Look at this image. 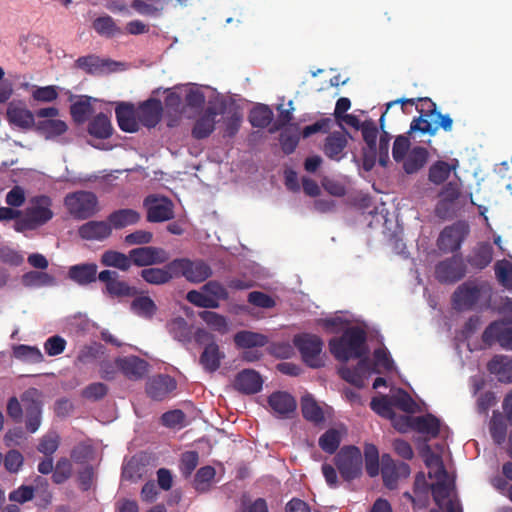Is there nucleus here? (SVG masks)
Masks as SVG:
<instances>
[{"label": "nucleus", "instance_id": "obj_1", "mask_svg": "<svg viewBox=\"0 0 512 512\" xmlns=\"http://www.w3.org/2000/svg\"><path fill=\"white\" fill-rule=\"evenodd\" d=\"M396 104H401L402 113L408 114L406 106L416 107L419 113L418 117H414L410 124L409 134L420 133L429 136H435L440 128L446 132H450L453 126V120L448 114H442L437 111L436 103L428 97L423 98H400L390 101L386 104L388 110Z\"/></svg>", "mask_w": 512, "mask_h": 512}, {"label": "nucleus", "instance_id": "obj_2", "mask_svg": "<svg viewBox=\"0 0 512 512\" xmlns=\"http://www.w3.org/2000/svg\"><path fill=\"white\" fill-rule=\"evenodd\" d=\"M493 286L488 281L468 280L452 294V304L457 311H485L492 309Z\"/></svg>", "mask_w": 512, "mask_h": 512}, {"label": "nucleus", "instance_id": "obj_3", "mask_svg": "<svg viewBox=\"0 0 512 512\" xmlns=\"http://www.w3.org/2000/svg\"><path fill=\"white\" fill-rule=\"evenodd\" d=\"M366 332L358 327L347 328L338 338L329 341V349L336 360L347 362L350 359H362L368 352Z\"/></svg>", "mask_w": 512, "mask_h": 512}, {"label": "nucleus", "instance_id": "obj_4", "mask_svg": "<svg viewBox=\"0 0 512 512\" xmlns=\"http://www.w3.org/2000/svg\"><path fill=\"white\" fill-rule=\"evenodd\" d=\"M52 201L48 196H39L33 199L32 205L27 207L24 214L14 224L17 232L35 230L49 222L54 213L51 210Z\"/></svg>", "mask_w": 512, "mask_h": 512}, {"label": "nucleus", "instance_id": "obj_5", "mask_svg": "<svg viewBox=\"0 0 512 512\" xmlns=\"http://www.w3.org/2000/svg\"><path fill=\"white\" fill-rule=\"evenodd\" d=\"M174 278H185L190 283H202L213 274L212 268L202 259L176 258L169 262Z\"/></svg>", "mask_w": 512, "mask_h": 512}, {"label": "nucleus", "instance_id": "obj_6", "mask_svg": "<svg viewBox=\"0 0 512 512\" xmlns=\"http://www.w3.org/2000/svg\"><path fill=\"white\" fill-rule=\"evenodd\" d=\"M99 201L91 191H75L68 193L64 198V205L68 213L76 220H87L98 211Z\"/></svg>", "mask_w": 512, "mask_h": 512}, {"label": "nucleus", "instance_id": "obj_7", "mask_svg": "<svg viewBox=\"0 0 512 512\" xmlns=\"http://www.w3.org/2000/svg\"><path fill=\"white\" fill-rule=\"evenodd\" d=\"M334 464L345 481H353L362 475L361 450L354 445L343 446L334 457Z\"/></svg>", "mask_w": 512, "mask_h": 512}, {"label": "nucleus", "instance_id": "obj_8", "mask_svg": "<svg viewBox=\"0 0 512 512\" xmlns=\"http://www.w3.org/2000/svg\"><path fill=\"white\" fill-rule=\"evenodd\" d=\"M461 196L460 184L449 181L443 185L438 193L439 200L435 206V215L443 220H450L457 216L459 210L458 200Z\"/></svg>", "mask_w": 512, "mask_h": 512}, {"label": "nucleus", "instance_id": "obj_9", "mask_svg": "<svg viewBox=\"0 0 512 512\" xmlns=\"http://www.w3.org/2000/svg\"><path fill=\"white\" fill-rule=\"evenodd\" d=\"M294 345L299 350L303 361L311 368H319L324 365L320 354L323 349L322 339L310 333H302L294 337Z\"/></svg>", "mask_w": 512, "mask_h": 512}, {"label": "nucleus", "instance_id": "obj_10", "mask_svg": "<svg viewBox=\"0 0 512 512\" xmlns=\"http://www.w3.org/2000/svg\"><path fill=\"white\" fill-rule=\"evenodd\" d=\"M143 206L147 210V221L151 223H160L174 218V204L166 196L148 195L143 201Z\"/></svg>", "mask_w": 512, "mask_h": 512}, {"label": "nucleus", "instance_id": "obj_11", "mask_svg": "<svg viewBox=\"0 0 512 512\" xmlns=\"http://www.w3.org/2000/svg\"><path fill=\"white\" fill-rule=\"evenodd\" d=\"M466 265L461 257L452 256L435 267V277L442 284H453L466 275Z\"/></svg>", "mask_w": 512, "mask_h": 512}, {"label": "nucleus", "instance_id": "obj_12", "mask_svg": "<svg viewBox=\"0 0 512 512\" xmlns=\"http://www.w3.org/2000/svg\"><path fill=\"white\" fill-rule=\"evenodd\" d=\"M98 280L104 284L103 293L112 298L132 297L137 291L126 281L121 280L114 270H103L98 275Z\"/></svg>", "mask_w": 512, "mask_h": 512}, {"label": "nucleus", "instance_id": "obj_13", "mask_svg": "<svg viewBox=\"0 0 512 512\" xmlns=\"http://www.w3.org/2000/svg\"><path fill=\"white\" fill-rule=\"evenodd\" d=\"M410 467L405 462H396L389 454L381 457V475L385 487L393 490L397 487L400 478H407L410 475Z\"/></svg>", "mask_w": 512, "mask_h": 512}, {"label": "nucleus", "instance_id": "obj_14", "mask_svg": "<svg viewBox=\"0 0 512 512\" xmlns=\"http://www.w3.org/2000/svg\"><path fill=\"white\" fill-rule=\"evenodd\" d=\"M131 265L137 267H147L156 264L166 263L170 255L169 253L160 247L155 246H142L131 249L129 251Z\"/></svg>", "mask_w": 512, "mask_h": 512}, {"label": "nucleus", "instance_id": "obj_15", "mask_svg": "<svg viewBox=\"0 0 512 512\" xmlns=\"http://www.w3.org/2000/svg\"><path fill=\"white\" fill-rule=\"evenodd\" d=\"M482 341L488 345L497 342L503 349L512 350V326H507L504 320H495L483 331Z\"/></svg>", "mask_w": 512, "mask_h": 512}, {"label": "nucleus", "instance_id": "obj_16", "mask_svg": "<svg viewBox=\"0 0 512 512\" xmlns=\"http://www.w3.org/2000/svg\"><path fill=\"white\" fill-rule=\"evenodd\" d=\"M115 365L125 377L131 380L144 378L149 367L146 360L135 355L117 357Z\"/></svg>", "mask_w": 512, "mask_h": 512}, {"label": "nucleus", "instance_id": "obj_17", "mask_svg": "<svg viewBox=\"0 0 512 512\" xmlns=\"http://www.w3.org/2000/svg\"><path fill=\"white\" fill-rule=\"evenodd\" d=\"M233 385L237 391L246 395H252L262 389L263 379L257 371L244 369L237 373Z\"/></svg>", "mask_w": 512, "mask_h": 512}, {"label": "nucleus", "instance_id": "obj_18", "mask_svg": "<svg viewBox=\"0 0 512 512\" xmlns=\"http://www.w3.org/2000/svg\"><path fill=\"white\" fill-rule=\"evenodd\" d=\"M402 420L405 422L406 426H411L412 430L426 434L432 438H436L440 433V421L432 414L428 413L417 417L404 416Z\"/></svg>", "mask_w": 512, "mask_h": 512}, {"label": "nucleus", "instance_id": "obj_19", "mask_svg": "<svg viewBox=\"0 0 512 512\" xmlns=\"http://www.w3.org/2000/svg\"><path fill=\"white\" fill-rule=\"evenodd\" d=\"M494 249L490 242H478L466 257V262L475 270H484L493 261Z\"/></svg>", "mask_w": 512, "mask_h": 512}, {"label": "nucleus", "instance_id": "obj_20", "mask_svg": "<svg viewBox=\"0 0 512 512\" xmlns=\"http://www.w3.org/2000/svg\"><path fill=\"white\" fill-rule=\"evenodd\" d=\"M163 106L159 99L150 98L143 102L137 110V118L141 124L154 128L162 118Z\"/></svg>", "mask_w": 512, "mask_h": 512}, {"label": "nucleus", "instance_id": "obj_21", "mask_svg": "<svg viewBox=\"0 0 512 512\" xmlns=\"http://www.w3.org/2000/svg\"><path fill=\"white\" fill-rule=\"evenodd\" d=\"M78 235L87 241H104L112 235L111 225L108 220H91L78 228Z\"/></svg>", "mask_w": 512, "mask_h": 512}, {"label": "nucleus", "instance_id": "obj_22", "mask_svg": "<svg viewBox=\"0 0 512 512\" xmlns=\"http://www.w3.org/2000/svg\"><path fill=\"white\" fill-rule=\"evenodd\" d=\"M98 266L95 263H80L69 267L67 277L80 286H88L98 280Z\"/></svg>", "mask_w": 512, "mask_h": 512}, {"label": "nucleus", "instance_id": "obj_23", "mask_svg": "<svg viewBox=\"0 0 512 512\" xmlns=\"http://www.w3.org/2000/svg\"><path fill=\"white\" fill-rule=\"evenodd\" d=\"M268 404L280 418H290L297 407L295 398L284 391L272 393L268 397Z\"/></svg>", "mask_w": 512, "mask_h": 512}, {"label": "nucleus", "instance_id": "obj_24", "mask_svg": "<svg viewBox=\"0 0 512 512\" xmlns=\"http://www.w3.org/2000/svg\"><path fill=\"white\" fill-rule=\"evenodd\" d=\"M6 115L9 123L19 128L31 129L36 125L35 115L22 103H10Z\"/></svg>", "mask_w": 512, "mask_h": 512}, {"label": "nucleus", "instance_id": "obj_25", "mask_svg": "<svg viewBox=\"0 0 512 512\" xmlns=\"http://www.w3.org/2000/svg\"><path fill=\"white\" fill-rule=\"evenodd\" d=\"M218 112L215 107L208 106L202 115L195 121L192 128V137L197 140L208 138L215 130L216 116Z\"/></svg>", "mask_w": 512, "mask_h": 512}, {"label": "nucleus", "instance_id": "obj_26", "mask_svg": "<svg viewBox=\"0 0 512 512\" xmlns=\"http://www.w3.org/2000/svg\"><path fill=\"white\" fill-rule=\"evenodd\" d=\"M175 389L176 381L172 377L158 375L147 383L146 392L153 400L162 401Z\"/></svg>", "mask_w": 512, "mask_h": 512}, {"label": "nucleus", "instance_id": "obj_27", "mask_svg": "<svg viewBox=\"0 0 512 512\" xmlns=\"http://www.w3.org/2000/svg\"><path fill=\"white\" fill-rule=\"evenodd\" d=\"M343 131L330 133L325 139L323 152L331 160L340 161L345 156L344 149L348 144L349 133L345 128Z\"/></svg>", "mask_w": 512, "mask_h": 512}, {"label": "nucleus", "instance_id": "obj_28", "mask_svg": "<svg viewBox=\"0 0 512 512\" xmlns=\"http://www.w3.org/2000/svg\"><path fill=\"white\" fill-rule=\"evenodd\" d=\"M116 119L119 128L124 132L133 133L139 129L137 111L130 103H120L115 109Z\"/></svg>", "mask_w": 512, "mask_h": 512}, {"label": "nucleus", "instance_id": "obj_29", "mask_svg": "<svg viewBox=\"0 0 512 512\" xmlns=\"http://www.w3.org/2000/svg\"><path fill=\"white\" fill-rule=\"evenodd\" d=\"M488 371L501 383H512V357L495 355L487 364Z\"/></svg>", "mask_w": 512, "mask_h": 512}, {"label": "nucleus", "instance_id": "obj_30", "mask_svg": "<svg viewBox=\"0 0 512 512\" xmlns=\"http://www.w3.org/2000/svg\"><path fill=\"white\" fill-rule=\"evenodd\" d=\"M141 219L138 211L131 208L118 209L107 216L111 230H121L128 226L137 224Z\"/></svg>", "mask_w": 512, "mask_h": 512}, {"label": "nucleus", "instance_id": "obj_31", "mask_svg": "<svg viewBox=\"0 0 512 512\" xmlns=\"http://www.w3.org/2000/svg\"><path fill=\"white\" fill-rule=\"evenodd\" d=\"M224 357L225 355L220 351L219 345L212 341L205 345L200 355L199 363L206 372L213 373L219 369Z\"/></svg>", "mask_w": 512, "mask_h": 512}, {"label": "nucleus", "instance_id": "obj_32", "mask_svg": "<svg viewBox=\"0 0 512 512\" xmlns=\"http://www.w3.org/2000/svg\"><path fill=\"white\" fill-rule=\"evenodd\" d=\"M463 242V234L457 226H449L443 229L438 239L440 249L449 252H456Z\"/></svg>", "mask_w": 512, "mask_h": 512}, {"label": "nucleus", "instance_id": "obj_33", "mask_svg": "<svg viewBox=\"0 0 512 512\" xmlns=\"http://www.w3.org/2000/svg\"><path fill=\"white\" fill-rule=\"evenodd\" d=\"M429 153L421 146L413 147L403 162V169L407 174L417 173L427 163Z\"/></svg>", "mask_w": 512, "mask_h": 512}, {"label": "nucleus", "instance_id": "obj_34", "mask_svg": "<svg viewBox=\"0 0 512 512\" xmlns=\"http://www.w3.org/2000/svg\"><path fill=\"white\" fill-rule=\"evenodd\" d=\"M447 472L441 465L436 471V477L438 481L431 486L433 500L439 508H443L450 497V489L448 484L445 482Z\"/></svg>", "mask_w": 512, "mask_h": 512}, {"label": "nucleus", "instance_id": "obj_35", "mask_svg": "<svg viewBox=\"0 0 512 512\" xmlns=\"http://www.w3.org/2000/svg\"><path fill=\"white\" fill-rule=\"evenodd\" d=\"M234 343L239 348L251 349L265 346L268 343V338L261 333L243 330L234 335Z\"/></svg>", "mask_w": 512, "mask_h": 512}, {"label": "nucleus", "instance_id": "obj_36", "mask_svg": "<svg viewBox=\"0 0 512 512\" xmlns=\"http://www.w3.org/2000/svg\"><path fill=\"white\" fill-rule=\"evenodd\" d=\"M110 118L104 113L97 114L88 125V133L97 139H107L112 135Z\"/></svg>", "mask_w": 512, "mask_h": 512}, {"label": "nucleus", "instance_id": "obj_37", "mask_svg": "<svg viewBox=\"0 0 512 512\" xmlns=\"http://www.w3.org/2000/svg\"><path fill=\"white\" fill-rule=\"evenodd\" d=\"M367 367L368 359L363 358L360 359L356 367H342L339 369L338 373L340 377L346 382L354 385L357 388H362L364 387V376L362 372L366 370Z\"/></svg>", "mask_w": 512, "mask_h": 512}, {"label": "nucleus", "instance_id": "obj_38", "mask_svg": "<svg viewBox=\"0 0 512 512\" xmlns=\"http://www.w3.org/2000/svg\"><path fill=\"white\" fill-rule=\"evenodd\" d=\"M100 262L103 266L113 267L121 271H128L131 268L130 254L126 255L116 250H106L103 252Z\"/></svg>", "mask_w": 512, "mask_h": 512}, {"label": "nucleus", "instance_id": "obj_39", "mask_svg": "<svg viewBox=\"0 0 512 512\" xmlns=\"http://www.w3.org/2000/svg\"><path fill=\"white\" fill-rule=\"evenodd\" d=\"M140 275L144 281L152 285H163L174 279L169 262L163 268H145Z\"/></svg>", "mask_w": 512, "mask_h": 512}, {"label": "nucleus", "instance_id": "obj_40", "mask_svg": "<svg viewBox=\"0 0 512 512\" xmlns=\"http://www.w3.org/2000/svg\"><path fill=\"white\" fill-rule=\"evenodd\" d=\"M75 63L78 68L89 74L101 73L110 65L115 64L113 61L104 60L95 55L79 57Z\"/></svg>", "mask_w": 512, "mask_h": 512}, {"label": "nucleus", "instance_id": "obj_41", "mask_svg": "<svg viewBox=\"0 0 512 512\" xmlns=\"http://www.w3.org/2000/svg\"><path fill=\"white\" fill-rule=\"evenodd\" d=\"M36 131L50 139L64 134L68 126L67 124L59 119H45L40 120L35 125Z\"/></svg>", "mask_w": 512, "mask_h": 512}, {"label": "nucleus", "instance_id": "obj_42", "mask_svg": "<svg viewBox=\"0 0 512 512\" xmlns=\"http://www.w3.org/2000/svg\"><path fill=\"white\" fill-rule=\"evenodd\" d=\"M171 336L182 343H189L192 339V327L183 317L172 319L168 324Z\"/></svg>", "mask_w": 512, "mask_h": 512}, {"label": "nucleus", "instance_id": "obj_43", "mask_svg": "<svg viewBox=\"0 0 512 512\" xmlns=\"http://www.w3.org/2000/svg\"><path fill=\"white\" fill-rule=\"evenodd\" d=\"M301 411L303 417L315 424L324 421V413L322 408L317 404L311 395H306L301 399Z\"/></svg>", "mask_w": 512, "mask_h": 512}, {"label": "nucleus", "instance_id": "obj_44", "mask_svg": "<svg viewBox=\"0 0 512 512\" xmlns=\"http://www.w3.org/2000/svg\"><path fill=\"white\" fill-rule=\"evenodd\" d=\"M168 0H133L131 8L140 15L158 16L164 9Z\"/></svg>", "mask_w": 512, "mask_h": 512}, {"label": "nucleus", "instance_id": "obj_45", "mask_svg": "<svg viewBox=\"0 0 512 512\" xmlns=\"http://www.w3.org/2000/svg\"><path fill=\"white\" fill-rule=\"evenodd\" d=\"M454 169L455 166L448 162L438 160L430 166L428 180L435 185H441L449 178L451 171Z\"/></svg>", "mask_w": 512, "mask_h": 512}, {"label": "nucleus", "instance_id": "obj_46", "mask_svg": "<svg viewBox=\"0 0 512 512\" xmlns=\"http://www.w3.org/2000/svg\"><path fill=\"white\" fill-rule=\"evenodd\" d=\"M273 120V112L269 106L260 104L249 114V122L255 128H266Z\"/></svg>", "mask_w": 512, "mask_h": 512}, {"label": "nucleus", "instance_id": "obj_47", "mask_svg": "<svg viewBox=\"0 0 512 512\" xmlns=\"http://www.w3.org/2000/svg\"><path fill=\"white\" fill-rule=\"evenodd\" d=\"M93 29L101 36L111 38L117 34H121L122 30L118 27L114 19L109 16H101L93 21Z\"/></svg>", "mask_w": 512, "mask_h": 512}, {"label": "nucleus", "instance_id": "obj_48", "mask_svg": "<svg viewBox=\"0 0 512 512\" xmlns=\"http://www.w3.org/2000/svg\"><path fill=\"white\" fill-rule=\"evenodd\" d=\"M55 282L52 275L43 271H29L22 276V283L25 287L52 286Z\"/></svg>", "mask_w": 512, "mask_h": 512}, {"label": "nucleus", "instance_id": "obj_49", "mask_svg": "<svg viewBox=\"0 0 512 512\" xmlns=\"http://www.w3.org/2000/svg\"><path fill=\"white\" fill-rule=\"evenodd\" d=\"M342 435L335 428L328 429L318 440L319 447L328 454H334L341 443Z\"/></svg>", "mask_w": 512, "mask_h": 512}, {"label": "nucleus", "instance_id": "obj_50", "mask_svg": "<svg viewBox=\"0 0 512 512\" xmlns=\"http://www.w3.org/2000/svg\"><path fill=\"white\" fill-rule=\"evenodd\" d=\"M13 356L28 363H40L43 361V355L37 347L24 344L13 347Z\"/></svg>", "mask_w": 512, "mask_h": 512}, {"label": "nucleus", "instance_id": "obj_51", "mask_svg": "<svg viewBox=\"0 0 512 512\" xmlns=\"http://www.w3.org/2000/svg\"><path fill=\"white\" fill-rule=\"evenodd\" d=\"M131 309L137 315L150 319L155 315L157 306L149 296H140L132 301Z\"/></svg>", "mask_w": 512, "mask_h": 512}, {"label": "nucleus", "instance_id": "obj_52", "mask_svg": "<svg viewBox=\"0 0 512 512\" xmlns=\"http://www.w3.org/2000/svg\"><path fill=\"white\" fill-rule=\"evenodd\" d=\"M497 281L507 290H512V263L506 259L498 260L494 265Z\"/></svg>", "mask_w": 512, "mask_h": 512}, {"label": "nucleus", "instance_id": "obj_53", "mask_svg": "<svg viewBox=\"0 0 512 512\" xmlns=\"http://www.w3.org/2000/svg\"><path fill=\"white\" fill-rule=\"evenodd\" d=\"M93 112L91 105V97L84 96L80 100L73 103L70 107L72 118L77 123H83L87 120L88 115Z\"/></svg>", "mask_w": 512, "mask_h": 512}, {"label": "nucleus", "instance_id": "obj_54", "mask_svg": "<svg viewBox=\"0 0 512 512\" xmlns=\"http://www.w3.org/2000/svg\"><path fill=\"white\" fill-rule=\"evenodd\" d=\"M216 471L212 466L201 467L195 474L194 487L198 492L209 490L211 482L215 477Z\"/></svg>", "mask_w": 512, "mask_h": 512}, {"label": "nucleus", "instance_id": "obj_55", "mask_svg": "<svg viewBox=\"0 0 512 512\" xmlns=\"http://www.w3.org/2000/svg\"><path fill=\"white\" fill-rule=\"evenodd\" d=\"M40 394L36 388H29L21 395V402L25 408L26 414L42 413V403L39 399Z\"/></svg>", "mask_w": 512, "mask_h": 512}, {"label": "nucleus", "instance_id": "obj_56", "mask_svg": "<svg viewBox=\"0 0 512 512\" xmlns=\"http://www.w3.org/2000/svg\"><path fill=\"white\" fill-rule=\"evenodd\" d=\"M40 394L36 388H29L21 395V402L25 408L26 414L42 413V403L39 399Z\"/></svg>", "mask_w": 512, "mask_h": 512}, {"label": "nucleus", "instance_id": "obj_57", "mask_svg": "<svg viewBox=\"0 0 512 512\" xmlns=\"http://www.w3.org/2000/svg\"><path fill=\"white\" fill-rule=\"evenodd\" d=\"M385 116H386V112H384L379 119L382 134L380 135L379 146H378V153H379L378 161H379V164L383 167H385L387 165V163L389 162V145H390V140H391L390 134L384 130Z\"/></svg>", "mask_w": 512, "mask_h": 512}, {"label": "nucleus", "instance_id": "obj_58", "mask_svg": "<svg viewBox=\"0 0 512 512\" xmlns=\"http://www.w3.org/2000/svg\"><path fill=\"white\" fill-rule=\"evenodd\" d=\"M201 290L206 293L208 298L215 300L216 303L226 301L229 298V293L224 285L217 280H210L206 282Z\"/></svg>", "mask_w": 512, "mask_h": 512}, {"label": "nucleus", "instance_id": "obj_59", "mask_svg": "<svg viewBox=\"0 0 512 512\" xmlns=\"http://www.w3.org/2000/svg\"><path fill=\"white\" fill-rule=\"evenodd\" d=\"M199 316L213 330L222 334L227 332L228 324L224 316L213 311H202Z\"/></svg>", "mask_w": 512, "mask_h": 512}, {"label": "nucleus", "instance_id": "obj_60", "mask_svg": "<svg viewBox=\"0 0 512 512\" xmlns=\"http://www.w3.org/2000/svg\"><path fill=\"white\" fill-rule=\"evenodd\" d=\"M393 406L406 412L413 413L416 409V402L404 389L399 388L396 394L391 396Z\"/></svg>", "mask_w": 512, "mask_h": 512}, {"label": "nucleus", "instance_id": "obj_61", "mask_svg": "<svg viewBox=\"0 0 512 512\" xmlns=\"http://www.w3.org/2000/svg\"><path fill=\"white\" fill-rule=\"evenodd\" d=\"M72 475V464L69 459L60 458L52 474V480L55 484H62Z\"/></svg>", "mask_w": 512, "mask_h": 512}, {"label": "nucleus", "instance_id": "obj_62", "mask_svg": "<svg viewBox=\"0 0 512 512\" xmlns=\"http://www.w3.org/2000/svg\"><path fill=\"white\" fill-rule=\"evenodd\" d=\"M199 462V454L196 451H186L181 455L179 469L183 477L188 478L195 470Z\"/></svg>", "mask_w": 512, "mask_h": 512}, {"label": "nucleus", "instance_id": "obj_63", "mask_svg": "<svg viewBox=\"0 0 512 512\" xmlns=\"http://www.w3.org/2000/svg\"><path fill=\"white\" fill-rule=\"evenodd\" d=\"M186 299L189 303L200 308L216 309L220 305L215 300L208 298L205 292L198 290H190L186 295Z\"/></svg>", "mask_w": 512, "mask_h": 512}, {"label": "nucleus", "instance_id": "obj_64", "mask_svg": "<svg viewBox=\"0 0 512 512\" xmlns=\"http://www.w3.org/2000/svg\"><path fill=\"white\" fill-rule=\"evenodd\" d=\"M107 393L108 387L106 384L101 382H94L82 390V397L91 401H99L103 399Z\"/></svg>", "mask_w": 512, "mask_h": 512}]
</instances>
